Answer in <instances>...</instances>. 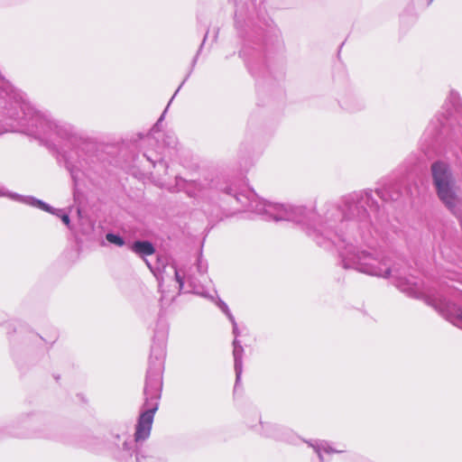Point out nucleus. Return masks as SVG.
Instances as JSON below:
<instances>
[{
  "instance_id": "7",
  "label": "nucleus",
  "mask_w": 462,
  "mask_h": 462,
  "mask_svg": "<svg viewBox=\"0 0 462 462\" xmlns=\"http://www.w3.org/2000/svg\"><path fill=\"white\" fill-rule=\"evenodd\" d=\"M151 134H143V133H137L132 136L128 142L130 143H138V142H150Z\"/></svg>"
},
{
  "instance_id": "9",
  "label": "nucleus",
  "mask_w": 462,
  "mask_h": 462,
  "mask_svg": "<svg viewBox=\"0 0 462 462\" xmlns=\"http://www.w3.org/2000/svg\"><path fill=\"white\" fill-rule=\"evenodd\" d=\"M106 237L109 243L115 244L119 246L124 245L123 239L117 235L110 233V234H107Z\"/></svg>"
},
{
  "instance_id": "1",
  "label": "nucleus",
  "mask_w": 462,
  "mask_h": 462,
  "mask_svg": "<svg viewBox=\"0 0 462 462\" xmlns=\"http://www.w3.org/2000/svg\"><path fill=\"white\" fill-rule=\"evenodd\" d=\"M427 134L439 143H462V101L455 91L445 101L439 112L430 123Z\"/></svg>"
},
{
  "instance_id": "4",
  "label": "nucleus",
  "mask_w": 462,
  "mask_h": 462,
  "mask_svg": "<svg viewBox=\"0 0 462 462\" xmlns=\"http://www.w3.org/2000/svg\"><path fill=\"white\" fill-rule=\"evenodd\" d=\"M155 411L156 409L146 411L140 416L135 432L137 441L144 440L150 436Z\"/></svg>"
},
{
  "instance_id": "14",
  "label": "nucleus",
  "mask_w": 462,
  "mask_h": 462,
  "mask_svg": "<svg viewBox=\"0 0 462 462\" xmlns=\"http://www.w3.org/2000/svg\"><path fill=\"white\" fill-rule=\"evenodd\" d=\"M185 80H186V79L183 80V82L180 84V86L178 88V89H176V92H175V94L173 95V97H172L171 98H173V97L176 96V94L179 92L180 88L182 87V85L184 84ZM171 100H172V99H171ZM171 101H170V103H171Z\"/></svg>"
},
{
  "instance_id": "2",
  "label": "nucleus",
  "mask_w": 462,
  "mask_h": 462,
  "mask_svg": "<svg viewBox=\"0 0 462 462\" xmlns=\"http://www.w3.org/2000/svg\"><path fill=\"white\" fill-rule=\"evenodd\" d=\"M431 177L435 189L456 182L450 167L443 162H436L431 165Z\"/></svg>"
},
{
  "instance_id": "5",
  "label": "nucleus",
  "mask_w": 462,
  "mask_h": 462,
  "mask_svg": "<svg viewBox=\"0 0 462 462\" xmlns=\"http://www.w3.org/2000/svg\"><path fill=\"white\" fill-rule=\"evenodd\" d=\"M54 132L55 134L62 141L77 143L83 140L81 135L70 125H55Z\"/></svg>"
},
{
  "instance_id": "17",
  "label": "nucleus",
  "mask_w": 462,
  "mask_h": 462,
  "mask_svg": "<svg viewBox=\"0 0 462 462\" xmlns=\"http://www.w3.org/2000/svg\"><path fill=\"white\" fill-rule=\"evenodd\" d=\"M433 0H430V3H431Z\"/></svg>"
},
{
  "instance_id": "8",
  "label": "nucleus",
  "mask_w": 462,
  "mask_h": 462,
  "mask_svg": "<svg viewBox=\"0 0 462 462\" xmlns=\"http://www.w3.org/2000/svg\"><path fill=\"white\" fill-rule=\"evenodd\" d=\"M30 204L34 207H37L44 211L50 212L51 214H55L54 210L50 206H48L46 203H44L43 201L32 199V201Z\"/></svg>"
},
{
  "instance_id": "13",
  "label": "nucleus",
  "mask_w": 462,
  "mask_h": 462,
  "mask_svg": "<svg viewBox=\"0 0 462 462\" xmlns=\"http://www.w3.org/2000/svg\"><path fill=\"white\" fill-rule=\"evenodd\" d=\"M168 142L165 144H170V143H172L175 141L174 135L168 136Z\"/></svg>"
},
{
  "instance_id": "12",
  "label": "nucleus",
  "mask_w": 462,
  "mask_h": 462,
  "mask_svg": "<svg viewBox=\"0 0 462 462\" xmlns=\"http://www.w3.org/2000/svg\"><path fill=\"white\" fill-rule=\"evenodd\" d=\"M15 120H19L23 125H26L27 124V119H26L25 116L20 117L19 116H17L15 117Z\"/></svg>"
},
{
  "instance_id": "3",
  "label": "nucleus",
  "mask_w": 462,
  "mask_h": 462,
  "mask_svg": "<svg viewBox=\"0 0 462 462\" xmlns=\"http://www.w3.org/2000/svg\"><path fill=\"white\" fill-rule=\"evenodd\" d=\"M436 193L439 199L449 210L456 211L459 208L461 199L456 182L436 189Z\"/></svg>"
},
{
  "instance_id": "11",
  "label": "nucleus",
  "mask_w": 462,
  "mask_h": 462,
  "mask_svg": "<svg viewBox=\"0 0 462 462\" xmlns=\"http://www.w3.org/2000/svg\"><path fill=\"white\" fill-rule=\"evenodd\" d=\"M61 219H62V222L66 225V226H69V217L67 216V215H64L61 217Z\"/></svg>"
},
{
  "instance_id": "16",
  "label": "nucleus",
  "mask_w": 462,
  "mask_h": 462,
  "mask_svg": "<svg viewBox=\"0 0 462 462\" xmlns=\"http://www.w3.org/2000/svg\"><path fill=\"white\" fill-rule=\"evenodd\" d=\"M176 277H177V279H178V281H179V282H180V285L181 286V285H182V282H181V281L179 279V276H178V274H177V273H176Z\"/></svg>"
},
{
  "instance_id": "6",
  "label": "nucleus",
  "mask_w": 462,
  "mask_h": 462,
  "mask_svg": "<svg viewBox=\"0 0 462 462\" xmlns=\"http://www.w3.org/2000/svg\"><path fill=\"white\" fill-rule=\"evenodd\" d=\"M133 251L140 256L151 255L154 253L152 245L149 242H135L132 246Z\"/></svg>"
},
{
  "instance_id": "15",
  "label": "nucleus",
  "mask_w": 462,
  "mask_h": 462,
  "mask_svg": "<svg viewBox=\"0 0 462 462\" xmlns=\"http://www.w3.org/2000/svg\"><path fill=\"white\" fill-rule=\"evenodd\" d=\"M388 273H389V271H387V272L385 273V274L377 273V275H379V276H386V275H388Z\"/></svg>"
},
{
  "instance_id": "10",
  "label": "nucleus",
  "mask_w": 462,
  "mask_h": 462,
  "mask_svg": "<svg viewBox=\"0 0 462 462\" xmlns=\"http://www.w3.org/2000/svg\"><path fill=\"white\" fill-rule=\"evenodd\" d=\"M166 111H167V108L164 110V112L162 113L161 117L158 119L157 123L153 125V127L151 130V133H155L158 130L159 125L163 120Z\"/></svg>"
}]
</instances>
